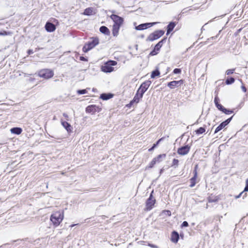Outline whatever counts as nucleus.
Instances as JSON below:
<instances>
[{
    "mask_svg": "<svg viewBox=\"0 0 248 248\" xmlns=\"http://www.w3.org/2000/svg\"><path fill=\"white\" fill-rule=\"evenodd\" d=\"M90 39L91 40L86 43L82 48V50L84 52H87L99 43V40L97 37H92Z\"/></svg>",
    "mask_w": 248,
    "mask_h": 248,
    "instance_id": "nucleus-1",
    "label": "nucleus"
},
{
    "mask_svg": "<svg viewBox=\"0 0 248 248\" xmlns=\"http://www.w3.org/2000/svg\"><path fill=\"white\" fill-rule=\"evenodd\" d=\"M63 218L62 212L57 211L53 213L50 217V220L55 226H58Z\"/></svg>",
    "mask_w": 248,
    "mask_h": 248,
    "instance_id": "nucleus-2",
    "label": "nucleus"
},
{
    "mask_svg": "<svg viewBox=\"0 0 248 248\" xmlns=\"http://www.w3.org/2000/svg\"><path fill=\"white\" fill-rule=\"evenodd\" d=\"M116 61L110 60L106 62L105 64L102 66V71L105 73H110L114 70V68L112 66H115L117 64Z\"/></svg>",
    "mask_w": 248,
    "mask_h": 248,
    "instance_id": "nucleus-3",
    "label": "nucleus"
},
{
    "mask_svg": "<svg viewBox=\"0 0 248 248\" xmlns=\"http://www.w3.org/2000/svg\"><path fill=\"white\" fill-rule=\"evenodd\" d=\"M163 30H157L150 34L146 39L147 41L152 42L158 39L164 34Z\"/></svg>",
    "mask_w": 248,
    "mask_h": 248,
    "instance_id": "nucleus-4",
    "label": "nucleus"
},
{
    "mask_svg": "<svg viewBox=\"0 0 248 248\" xmlns=\"http://www.w3.org/2000/svg\"><path fill=\"white\" fill-rule=\"evenodd\" d=\"M154 190L150 193L149 197L147 199L145 202V210L150 211L154 206L156 202L155 198L153 197Z\"/></svg>",
    "mask_w": 248,
    "mask_h": 248,
    "instance_id": "nucleus-5",
    "label": "nucleus"
},
{
    "mask_svg": "<svg viewBox=\"0 0 248 248\" xmlns=\"http://www.w3.org/2000/svg\"><path fill=\"white\" fill-rule=\"evenodd\" d=\"M53 71L48 69H42L40 70L38 73L39 77L45 79L51 78L53 76Z\"/></svg>",
    "mask_w": 248,
    "mask_h": 248,
    "instance_id": "nucleus-6",
    "label": "nucleus"
},
{
    "mask_svg": "<svg viewBox=\"0 0 248 248\" xmlns=\"http://www.w3.org/2000/svg\"><path fill=\"white\" fill-rule=\"evenodd\" d=\"M151 84L150 80H146L143 82L140 86V88L138 90V93H140L141 97H143V94L149 88V86Z\"/></svg>",
    "mask_w": 248,
    "mask_h": 248,
    "instance_id": "nucleus-7",
    "label": "nucleus"
},
{
    "mask_svg": "<svg viewBox=\"0 0 248 248\" xmlns=\"http://www.w3.org/2000/svg\"><path fill=\"white\" fill-rule=\"evenodd\" d=\"M110 18L114 22L113 25H116L121 27L124 22V18L115 14H112Z\"/></svg>",
    "mask_w": 248,
    "mask_h": 248,
    "instance_id": "nucleus-8",
    "label": "nucleus"
},
{
    "mask_svg": "<svg viewBox=\"0 0 248 248\" xmlns=\"http://www.w3.org/2000/svg\"><path fill=\"white\" fill-rule=\"evenodd\" d=\"M190 149V146L186 145L179 148L177 150V153L181 155H187Z\"/></svg>",
    "mask_w": 248,
    "mask_h": 248,
    "instance_id": "nucleus-9",
    "label": "nucleus"
},
{
    "mask_svg": "<svg viewBox=\"0 0 248 248\" xmlns=\"http://www.w3.org/2000/svg\"><path fill=\"white\" fill-rule=\"evenodd\" d=\"M184 83V80L183 79H181L180 80L176 81L173 80L171 82L168 83L167 86L170 89H173L175 87H178L180 86Z\"/></svg>",
    "mask_w": 248,
    "mask_h": 248,
    "instance_id": "nucleus-10",
    "label": "nucleus"
},
{
    "mask_svg": "<svg viewBox=\"0 0 248 248\" xmlns=\"http://www.w3.org/2000/svg\"><path fill=\"white\" fill-rule=\"evenodd\" d=\"M232 116L227 119L225 121L222 122L215 129V133H217L219 131H220L221 129H222L223 128H224L226 125H227L232 120Z\"/></svg>",
    "mask_w": 248,
    "mask_h": 248,
    "instance_id": "nucleus-11",
    "label": "nucleus"
},
{
    "mask_svg": "<svg viewBox=\"0 0 248 248\" xmlns=\"http://www.w3.org/2000/svg\"><path fill=\"white\" fill-rule=\"evenodd\" d=\"M101 108L96 105H90L86 108V111L87 113L94 114L96 112H99Z\"/></svg>",
    "mask_w": 248,
    "mask_h": 248,
    "instance_id": "nucleus-12",
    "label": "nucleus"
},
{
    "mask_svg": "<svg viewBox=\"0 0 248 248\" xmlns=\"http://www.w3.org/2000/svg\"><path fill=\"white\" fill-rule=\"evenodd\" d=\"M155 24V22L143 23L136 26L135 29L138 31H141L151 27L153 25Z\"/></svg>",
    "mask_w": 248,
    "mask_h": 248,
    "instance_id": "nucleus-13",
    "label": "nucleus"
},
{
    "mask_svg": "<svg viewBox=\"0 0 248 248\" xmlns=\"http://www.w3.org/2000/svg\"><path fill=\"white\" fill-rule=\"evenodd\" d=\"M142 97H141L140 93H138V91L137 92L136 94H135V96L134 97L132 100H131L129 104H128L127 106L128 107H130L132 106L134 103H136V104L138 103L140 101V100L142 98Z\"/></svg>",
    "mask_w": 248,
    "mask_h": 248,
    "instance_id": "nucleus-14",
    "label": "nucleus"
},
{
    "mask_svg": "<svg viewBox=\"0 0 248 248\" xmlns=\"http://www.w3.org/2000/svg\"><path fill=\"white\" fill-rule=\"evenodd\" d=\"M45 29L47 32H51L54 31L56 30V27L53 23L47 22L45 25Z\"/></svg>",
    "mask_w": 248,
    "mask_h": 248,
    "instance_id": "nucleus-15",
    "label": "nucleus"
},
{
    "mask_svg": "<svg viewBox=\"0 0 248 248\" xmlns=\"http://www.w3.org/2000/svg\"><path fill=\"white\" fill-rule=\"evenodd\" d=\"M61 124L68 133L72 132V127L69 123L66 121H63L62 120H61Z\"/></svg>",
    "mask_w": 248,
    "mask_h": 248,
    "instance_id": "nucleus-16",
    "label": "nucleus"
},
{
    "mask_svg": "<svg viewBox=\"0 0 248 248\" xmlns=\"http://www.w3.org/2000/svg\"><path fill=\"white\" fill-rule=\"evenodd\" d=\"M179 239V233L175 231H173L171 235V241L173 243H177Z\"/></svg>",
    "mask_w": 248,
    "mask_h": 248,
    "instance_id": "nucleus-17",
    "label": "nucleus"
},
{
    "mask_svg": "<svg viewBox=\"0 0 248 248\" xmlns=\"http://www.w3.org/2000/svg\"><path fill=\"white\" fill-rule=\"evenodd\" d=\"M83 15L86 16H91L95 14L94 9L93 7H88L86 8L83 12Z\"/></svg>",
    "mask_w": 248,
    "mask_h": 248,
    "instance_id": "nucleus-18",
    "label": "nucleus"
},
{
    "mask_svg": "<svg viewBox=\"0 0 248 248\" xmlns=\"http://www.w3.org/2000/svg\"><path fill=\"white\" fill-rule=\"evenodd\" d=\"M113 96V94L110 93H103L100 95V98L103 100H108L111 98Z\"/></svg>",
    "mask_w": 248,
    "mask_h": 248,
    "instance_id": "nucleus-19",
    "label": "nucleus"
},
{
    "mask_svg": "<svg viewBox=\"0 0 248 248\" xmlns=\"http://www.w3.org/2000/svg\"><path fill=\"white\" fill-rule=\"evenodd\" d=\"M167 40V37H164L163 39H162L161 41H160L155 46V49H156L157 51H159L160 49V48L163 46V44L166 42V41Z\"/></svg>",
    "mask_w": 248,
    "mask_h": 248,
    "instance_id": "nucleus-20",
    "label": "nucleus"
},
{
    "mask_svg": "<svg viewBox=\"0 0 248 248\" xmlns=\"http://www.w3.org/2000/svg\"><path fill=\"white\" fill-rule=\"evenodd\" d=\"M176 24L173 22H170L168 25L167 26V30L166 34L168 35L171 31H172L173 29L174 28Z\"/></svg>",
    "mask_w": 248,
    "mask_h": 248,
    "instance_id": "nucleus-21",
    "label": "nucleus"
},
{
    "mask_svg": "<svg viewBox=\"0 0 248 248\" xmlns=\"http://www.w3.org/2000/svg\"><path fill=\"white\" fill-rule=\"evenodd\" d=\"M120 27L116 25H113L112 33L113 36L116 37L118 36Z\"/></svg>",
    "mask_w": 248,
    "mask_h": 248,
    "instance_id": "nucleus-22",
    "label": "nucleus"
},
{
    "mask_svg": "<svg viewBox=\"0 0 248 248\" xmlns=\"http://www.w3.org/2000/svg\"><path fill=\"white\" fill-rule=\"evenodd\" d=\"M197 177H198V175L197 174H193V176L190 179V185L189 186L190 187H194L196 183H197Z\"/></svg>",
    "mask_w": 248,
    "mask_h": 248,
    "instance_id": "nucleus-23",
    "label": "nucleus"
},
{
    "mask_svg": "<svg viewBox=\"0 0 248 248\" xmlns=\"http://www.w3.org/2000/svg\"><path fill=\"white\" fill-rule=\"evenodd\" d=\"M100 31L105 34V35H109L110 34V31L109 29L106 26H102L99 29Z\"/></svg>",
    "mask_w": 248,
    "mask_h": 248,
    "instance_id": "nucleus-24",
    "label": "nucleus"
},
{
    "mask_svg": "<svg viewBox=\"0 0 248 248\" xmlns=\"http://www.w3.org/2000/svg\"><path fill=\"white\" fill-rule=\"evenodd\" d=\"M166 156V155L165 154H160L158 155L156 157L154 158V159H155V162L156 163H159L161 162L163 159H165Z\"/></svg>",
    "mask_w": 248,
    "mask_h": 248,
    "instance_id": "nucleus-25",
    "label": "nucleus"
},
{
    "mask_svg": "<svg viewBox=\"0 0 248 248\" xmlns=\"http://www.w3.org/2000/svg\"><path fill=\"white\" fill-rule=\"evenodd\" d=\"M11 132L12 133L19 135L21 133L22 130L20 127H13L11 129Z\"/></svg>",
    "mask_w": 248,
    "mask_h": 248,
    "instance_id": "nucleus-26",
    "label": "nucleus"
},
{
    "mask_svg": "<svg viewBox=\"0 0 248 248\" xmlns=\"http://www.w3.org/2000/svg\"><path fill=\"white\" fill-rule=\"evenodd\" d=\"M159 75H160V72L158 69H156L152 72L151 77L152 78H154L156 77L159 76Z\"/></svg>",
    "mask_w": 248,
    "mask_h": 248,
    "instance_id": "nucleus-27",
    "label": "nucleus"
},
{
    "mask_svg": "<svg viewBox=\"0 0 248 248\" xmlns=\"http://www.w3.org/2000/svg\"><path fill=\"white\" fill-rule=\"evenodd\" d=\"M235 81V79L232 77L228 78L226 81L225 83L227 85H230L232 84Z\"/></svg>",
    "mask_w": 248,
    "mask_h": 248,
    "instance_id": "nucleus-28",
    "label": "nucleus"
},
{
    "mask_svg": "<svg viewBox=\"0 0 248 248\" xmlns=\"http://www.w3.org/2000/svg\"><path fill=\"white\" fill-rule=\"evenodd\" d=\"M205 131V129L204 127H201L195 131L196 134L197 135H200L203 133Z\"/></svg>",
    "mask_w": 248,
    "mask_h": 248,
    "instance_id": "nucleus-29",
    "label": "nucleus"
},
{
    "mask_svg": "<svg viewBox=\"0 0 248 248\" xmlns=\"http://www.w3.org/2000/svg\"><path fill=\"white\" fill-rule=\"evenodd\" d=\"M179 164V160L177 159H173L171 164V167H174V168H176Z\"/></svg>",
    "mask_w": 248,
    "mask_h": 248,
    "instance_id": "nucleus-30",
    "label": "nucleus"
},
{
    "mask_svg": "<svg viewBox=\"0 0 248 248\" xmlns=\"http://www.w3.org/2000/svg\"><path fill=\"white\" fill-rule=\"evenodd\" d=\"M222 112L226 114H230L233 113V110L228 109L226 108H224V109H223V111Z\"/></svg>",
    "mask_w": 248,
    "mask_h": 248,
    "instance_id": "nucleus-31",
    "label": "nucleus"
},
{
    "mask_svg": "<svg viewBox=\"0 0 248 248\" xmlns=\"http://www.w3.org/2000/svg\"><path fill=\"white\" fill-rule=\"evenodd\" d=\"M12 33L10 31H0V35H11Z\"/></svg>",
    "mask_w": 248,
    "mask_h": 248,
    "instance_id": "nucleus-32",
    "label": "nucleus"
},
{
    "mask_svg": "<svg viewBox=\"0 0 248 248\" xmlns=\"http://www.w3.org/2000/svg\"><path fill=\"white\" fill-rule=\"evenodd\" d=\"M77 93L78 94H84L87 93V91L86 89H83V90H78L77 91Z\"/></svg>",
    "mask_w": 248,
    "mask_h": 248,
    "instance_id": "nucleus-33",
    "label": "nucleus"
},
{
    "mask_svg": "<svg viewBox=\"0 0 248 248\" xmlns=\"http://www.w3.org/2000/svg\"><path fill=\"white\" fill-rule=\"evenodd\" d=\"M156 163L155 162V159H154V158L152 160V161L150 163L149 165L148 166V168H152L154 167V166Z\"/></svg>",
    "mask_w": 248,
    "mask_h": 248,
    "instance_id": "nucleus-34",
    "label": "nucleus"
},
{
    "mask_svg": "<svg viewBox=\"0 0 248 248\" xmlns=\"http://www.w3.org/2000/svg\"><path fill=\"white\" fill-rule=\"evenodd\" d=\"M234 70H235V69H229V70L226 71V74L227 75H230L231 74H233L234 73Z\"/></svg>",
    "mask_w": 248,
    "mask_h": 248,
    "instance_id": "nucleus-35",
    "label": "nucleus"
},
{
    "mask_svg": "<svg viewBox=\"0 0 248 248\" xmlns=\"http://www.w3.org/2000/svg\"><path fill=\"white\" fill-rule=\"evenodd\" d=\"M158 53V51L156 49H154L150 52V55L151 56H154Z\"/></svg>",
    "mask_w": 248,
    "mask_h": 248,
    "instance_id": "nucleus-36",
    "label": "nucleus"
},
{
    "mask_svg": "<svg viewBox=\"0 0 248 248\" xmlns=\"http://www.w3.org/2000/svg\"><path fill=\"white\" fill-rule=\"evenodd\" d=\"M216 107L220 111H223V109H224V107L221 105V104H218V105H217L216 106Z\"/></svg>",
    "mask_w": 248,
    "mask_h": 248,
    "instance_id": "nucleus-37",
    "label": "nucleus"
},
{
    "mask_svg": "<svg viewBox=\"0 0 248 248\" xmlns=\"http://www.w3.org/2000/svg\"><path fill=\"white\" fill-rule=\"evenodd\" d=\"M173 72L174 74H180L181 72V69H179V68H175L173 70Z\"/></svg>",
    "mask_w": 248,
    "mask_h": 248,
    "instance_id": "nucleus-38",
    "label": "nucleus"
},
{
    "mask_svg": "<svg viewBox=\"0 0 248 248\" xmlns=\"http://www.w3.org/2000/svg\"><path fill=\"white\" fill-rule=\"evenodd\" d=\"M198 169V165L197 164L194 167V170L193 171V174H196L198 175V172H197Z\"/></svg>",
    "mask_w": 248,
    "mask_h": 248,
    "instance_id": "nucleus-39",
    "label": "nucleus"
},
{
    "mask_svg": "<svg viewBox=\"0 0 248 248\" xmlns=\"http://www.w3.org/2000/svg\"><path fill=\"white\" fill-rule=\"evenodd\" d=\"M219 98L217 96H216L214 99V103L215 104L216 106L218 105V104H219Z\"/></svg>",
    "mask_w": 248,
    "mask_h": 248,
    "instance_id": "nucleus-40",
    "label": "nucleus"
},
{
    "mask_svg": "<svg viewBox=\"0 0 248 248\" xmlns=\"http://www.w3.org/2000/svg\"><path fill=\"white\" fill-rule=\"evenodd\" d=\"M188 226V223L187 221H184L183 222V223L181 224L182 227H186Z\"/></svg>",
    "mask_w": 248,
    "mask_h": 248,
    "instance_id": "nucleus-41",
    "label": "nucleus"
},
{
    "mask_svg": "<svg viewBox=\"0 0 248 248\" xmlns=\"http://www.w3.org/2000/svg\"><path fill=\"white\" fill-rule=\"evenodd\" d=\"M244 191L247 192L248 191V179L246 180V185L245 187L244 188Z\"/></svg>",
    "mask_w": 248,
    "mask_h": 248,
    "instance_id": "nucleus-42",
    "label": "nucleus"
},
{
    "mask_svg": "<svg viewBox=\"0 0 248 248\" xmlns=\"http://www.w3.org/2000/svg\"><path fill=\"white\" fill-rule=\"evenodd\" d=\"M157 146V144H156V143L154 144L153 146L151 148H150L148 150V151L149 152H151V151H153Z\"/></svg>",
    "mask_w": 248,
    "mask_h": 248,
    "instance_id": "nucleus-43",
    "label": "nucleus"
},
{
    "mask_svg": "<svg viewBox=\"0 0 248 248\" xmlns=\"http://www.w3.org/2000/svg\"><path fill=\"white\" fill-rule=\"evenodd\" d=\"M79 60L80 61H85V62H87L88 61V60L87 58H85L83 56H80V58H79Z\"/></svg>",
    "mask_w": 248,
    "mask_h": 248,
    "instance_id": "nucleus-44",
    "label": "nucleus"
},
{
    "mask_svg": "<svg viewBox=\"0 0 248 248\" xmlns=\"http://www.w3.org/2000/svg\"><path fill=\"white\" fill-rule=\"evenodd\" d=\"M217 36L216 35L215 36H213V37H210V38L208 39L207 42H209V41H210L211 40H213L214 39H216L217 38Z\"/></svg>",
    "mask_w": 248,
    "mask_h": 248,
    "instance_id": "nucleus-45",
    "label": "nucleus"
},
{
    "mask_svg": "<svg viewBox=\"0 0 248 248\" xmlns=\"http://www.w3.org/2000/svg\"><path fill=\"white\" fill-rule=\"evenodd\" d=\"M217 201V199H212L211 198L208 199V202H213Z\"/></svg>",
    "mask_w": 248,
    "mask_h": 248,
    "instance_id": "nucleus-46",
    "label": "nucleus"
},
{
    "mask_svg": "<svg viewBox=\"0 0 248 248\" xmlns=\"http://www.w3.org/2000/svg\"><path fill=\"white\" fill-rule=\"evenodd\" d=\"M164 139H165V138H164V137H162V138H161V139H159V140L157 141V142H156L155 143H156V144H157V145H158L160 142H161V141L162 140H163Z\"/></svg>",
    "mask_w": 248,
    "mask_h": 248,
    "instance_id": "nucleus-47",
    "label": "nucleus"
},
{
    "mask_svg": "<svg viewBox=\"0 0 248 248\" xmlns=\"http://www.w3.org/2000/svg\"><path fill=\"white\" fill-rule=\"evenodd\" d=\"M244 192V191H242V192H241L239 195H238L236 196H235V199H238V198H239L242 196V195L243 194Z\"/></svg>",
    "mask_w": 248,
    "mask_h": 248,
    "instance_id": "nucleus-48",
    "label": "nucleus"
},
{
    "mask_svg": "<svg viewBox=\"0 0 248 248\" xmlns=\"http://www.w3.org/2000/svg\"><path fill=\"white\" fill-rule=\"evenodd\" d=\"M28 55H31L33 53V51L32 49H29L27 52Z\"/></svg>",
    "mask_w": 248,
    "mask_h": 248,
    "instance_id": "nucleus-49",
    "label": "nucleus"
},
{
    "mask_svg": "<svg viewBox=\"0 0 248 248\" xmlns=\"http://www.w3.org/2000/svg\"><path fill=\"white\" fill-rule=\"evenodd\" d=\"M62 115H63V116L65 118V119H66L67 120H68V118H69V117H68V115L66 113H63Z\"/></svg>",
    "mask_w": 248,
    "mask_h": 248,
    "instance_id": "nucleus-50",
    "label": "nucleus"
},
{
    "mask_svg": "<svg viewBox=\"0 0 248 248\" xmlns=\"http://www.w3.org/2000/svg\"><path fill=\"white\" fill-rule=\"evenodd\" d=\"M164 212H166L167 213V214L168 216H171V212L169 210H165Z\"/></svg>",
    "mask_w": 248,
    "mask_h": 248,
    "instance_id": "nucleus-51",
    "label": "nucleus"
},
{
    "mask_svg": "<svg viewBox=\"0 0 248 248\" xmlns=\"http://www.w3.org/2000/svg\"><path fill=\"white\" fill-rule=\"evenodd\" d=\"M149 246L150 247H151V248H157V247L155 245H153V244H149Z\"/></svg>",
    "mask_w": 248,
    "mask_h": 248,
    "instance_id": "nucleus-52",
    "label": "nucleus"
},
{
    "mask_svg": "<svg viewBox=\"0 0 248 248\" xmlns=\"http://www.w3.org/2000/svg\"><path fill=\"white\" fill-rule=\"evenodd\" d=\"M242 90H243V91L244 92H246L247 89H246V87L245 86H242Z\"/></svg>",
    "mask_w": 248,
    "mask_h": 248,
    "instance_id": "nucleus-53",
    "label": "nucleus"
},
{
    "mask_svg": "<svg viewBox=\"0 0 248 248\" xmlns=\"http://www.w3.org/2000/svg\"><path fill=\"white\" fill-rule=\"evenodd\" d=\"M164 171V169H161L160 170V174H161Z\"/></svg>",
    "mask_w": 248,
    "mask_h": 248,
    "instance_id": "nucleus-54",
    "label": "nucleus"
},
{
    "mask_svg": "<svg viewBox=\"0 0 248 248\" xmlns=\"http://www.w3.org/2000/svg\"><path fill=\"white\" fill-rule=\"evenodd\" d=\"M247 193H245L244 195H243V198L244 199V197H246L247 196Z\"/></svg>",
    "mask_w": 248,
    "mask_h": 248,
    "instance_id": "nucleus-55",
    "label": "nucleus"
},
{
    "mask_svg": "<svg viewBox=\"0 0 248 248\" xmlns=\"http://www.w3.org/2000/svg\"><path fill=\"white\" fill-rule=\"evenodd\" d=\"M110 12L112 13V14H114V13H115V11L114 10L111 11Z\"/></svg>",
    "mask_w": 248,
    "mask_h": 248,
    "instance_id": "nucleus-56",
    "label": "nucleus"
},
{
    "mask_svg": "<svg viewBox=\"0 0 248 248\" xmlns=\"http://www.w3.org/2000/svg\"><path fill=\"white\" fill-rule=\"evenodd\" d=\"M75 225V224L72 225H71V227H72L74 226Z\"/></svg>",
    "mask_w": 248,
    "mask_h": 248,
    "instance_id": "nucleus-57",
    "label": "nucleus"
},
{
    "mask_svg": "<svg viewBox=\"0 0 248 248\" xmlns=\"http://www.w3.org/2000/svg\"><path fill=\"white\" fill-rule=\"evenodd\" d=\"M64 174V172H62V174L63 175Z\"/></svg>",
    "mask_w": 248,
    "mask_h": 248,
    "instance_id": "nucleus-58",
    "label": "nucleus"
}]
</instances>
